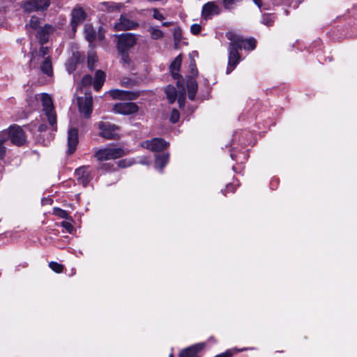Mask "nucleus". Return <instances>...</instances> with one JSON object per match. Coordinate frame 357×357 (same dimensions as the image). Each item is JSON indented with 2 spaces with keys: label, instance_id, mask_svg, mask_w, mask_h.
<instances>
[{
  "label": "nucleus",
  "instance_id": "obj_5",
  "mask_svg": "<svg viewBox=\"0 0 357 357\" xmlns=\"http://www.w3.org/2000/svg\"><path fill=\"white\" fill-rule=\"evenodd\" d=\"M227 37L231 40V45H236L237 50H253L256 47V40L254 38L244 39L240 36H235L232 33H228Z\"/></svg>",
  "mask_w": 357,
  "mask_h": 357
},
{
  "label": "nucleus",
  "instance_id": "obj_23",
  "mask_svg": "<svg viewBox=\"0 0 357 357\" xmlns=\"http://www.w3.org/2000/svg\"><path fill=\"white\" fill-rule=\"evenodd\" d=\"M9 139V135L6 132L0 131V161L4 160L7 154L6 143Z\"/></svg>",
  "mask_w": 357,
  "mask_h": 357
},
{
  "label": "nucleus",
  "instance_id": "obj_18",
  "mask_svg": "<svg viewBox=\"0 0 357 357\" xmlns=\"http://www.w3.org/2000/svg\"><path fill=\"white\" fill-rule=\"evenodd\" d=\"M205 347V342L195 344L183 350L179 357H199L198 352L202 351Z\"/></svg>",
  "mask_w": 357,
  "mask_h": 357
},
{
  "label": "nucleus",
  "instance_id": "obj_14",
  "mask_svg": "<svg viewBox=\"0 0 357 357\" xmlns=\"http://www.w3.org/2000/svg\"><path fill=\"white\" fill-rule=\"evenodd\" d=\"M238 52L236 45L229 44L228 65L226 70L227 74L231 73L239 63L240 55Z\"/></svg>",
  "mask_w": 357,
  "mask_h": 357
},
{
  "label": "nucleus",
  "instance_id": "obj_40",
  "mask_svg": "<svg viewBox=\"0 0 357 357\" xmlns=\"http://www.w3.org/2000/svg\"><path fill=\"white\" fill-rule=\"evenodd\" d=\"M132 164V162L130 160H121L118 161L117 165L118 167L121 168H125L130 166Z\"/></svg>",
  "mask_w": 357,
  "mask_h": 357
},
{
  "label": "nucleus",
  "instance_id": "obj_37",
  "mask_svg": "<svg viewBox=\"0 0 357 357\" xmlns=\"http://www.w3.org/2000/svg\"><path fill=\"white\" fill-rule=\"evenodd\" d=\"M179 120V112L177 109H174L172 110L171 116H170V121L172 123H175L178 122Z\"/></svg>",
  "mask_w": 357,
  "mask_h": 357
},
{
  "label": "nucleus",
  "instance_id": "obj_7",
  "mask_svg": "<svg viewBox=\"0 0 357 357\" xmlns=\"http://www.w3.org/2000/svg\"><path fill=\"white\" fill-rule=\"evenodd\" d=\"M1 132H6L9 135V139L17 146H21L26 142L25 134L19 126L13 125L8 129L1 130Z\"/></svg>",
  "mask_w": 357,
  "mask_h": 357
},
{
  "label": "nucleus",
  "instance_id": "obj_30",
  "mask_svg": "<svg viewBox=\"0 0 357 357\" xmlns=\"http://www.w3.org/2000/svg\"><path fill=\"white\" fill-rule=\"evenodd\" d=\"M84 34L86 39L89 42L92 43L96 38V31L93 27L90 24H86L84 27Z\"/></svg>",
  "mask_w": 357,
  "mask_h": 357
},
{
  "label": "nucleus",
  "instance_id": "obj_17",
  "mask_svg": "<svg viewBox=\"0 0 357 357\" xmlns=\"http://www.w3.org/2000/svg\"><path fill=\"white\" fill-rule=\"evenodd\" d=\"M78 131L75 128H70L68 132V154L73 153L78 144Z\"/></svg>",
  "mask_w": 357,
  "mask_h": 357
},
{
  "label": "nucleus",
  "instance_id": "obj_43",
  "mask_svg": "<svg viewBox=\"0 0 357 357\" xmlns=\"http://www.w3.org/2000/svg\"><path fill=\"white\" fill-rule=\"evenodd\" d=\"M236 2V0H224L223 4L227 9H230L232 8L233 5L235 4Z\"/></svg>",
  "mask_w": 357,
  "mask_h": 357
},
{
  "label": "nucleus",
  "instance_id": "obj_24",
  "mask_svg": "<svg viewBox=\"0 0 357 357\" xmlns=\"http://www.w3.org/2000/svg\"><path fill=\"white\" fill-rule=\"evenodd\" d=\"M108 93L114 99H120V100L128 99V100H132V99L134 98L132 95L131 93H128V91H121V90H119V89L110 90L108 92Z\"/></svg>",
  "mask_w": 357,
  "mask_h": 357
},
{
  "label": "nucleus",
  "instance_id": "obj_32",
  "mask_svg": "<svg viewBox=\"0 0 357 357\" xmlns=\"http://www.w3.org/2000/svg\"><path fill=\"white\" fill-rule=\"evenodd\" d=\"M40 24L39 17L36 16H32L29 20V22L26 24V27L31 28L33 29H37Z\"/></svg>",
  "mask_w": 357,
  "mask_h": 357
},
{
  "label": "nucleus",
  "instance_id": "obj_1",
  "mask_svg": "<svg viewBox=\"0 0 357 357\" xmlns=\"http://www.w3.org/2000/svg\"><path fill=\"white\" fill-rule=\"evenodd\" d=\"M30 62L33 68L39 67L43 73L52 76V63L47 47L41 46L38 52H32Z\"/></svg>",
  "mask_w": 357,
  "mask_h": 357
},
{
  "label": "nucleus",
  "instance_id": "obj_15",
  "mask_svg": "<svg viewBox=\"0 0 357 357\" xmlns=\"http://www.w3.org/2000/svg\"><path fill=\"white\" fill-rule=\"evenodd\" d=\"M142 146L152 151L158 152L169 146V143L161 138H154L142 142Z\"/></svg>",
  "mask_w": 357,
  "mask_h": 357
},
{
  "label": "nucleus",
  "instance_id": "obj_50",
  "mask_svg": "<svg viewBox=\"0 0 357 357\" xmlns=\"http://www.w3.org/2000/svg\"><path fill=\"white\" fill-rule=\"evenodd\" d=\"M173 24L172 22H165L162 23L163 26H169Z\"/></svg>",
  "mask_w": 357,
  "mask_h": 357
},
{
  "label": "nucleus",
  "instance_id": "obj_31",
  "mask_svg": "<svg viewBox=\"0 0 357 357\" xmlns=\"http://www.w3.org/2000/svg\"><path fill=\"white\" fill-rule=\"evenodd\" d=\"M173 37L175 48H179L181 45L182 31L180 27H176L173 31Z\"/></svg>",
  "mask_w": 357,
  "mask_h": 357
},
{
  "label": "nucleus",
  "instance_id": "obj_49",
  "mask_svg": "<svg viewBox=\"0 0 357 357\" xmlns=\"http://www.w3.org/2000/svg\"><path fill=\"white\" fill-rule=\"evenodd\" d=\"M227 190L231 191V192H234L235 191V188L234 187V185L233 184L227 185Z\"/></svg>",
  "mask_w": 357,
  "mask_h": 357
},
{
  "label": "nucleus",
  "instance_id": "obj_51",
  "mask_svg": "<svg viewBox=\"0 0 357 357\" xmlns=\"http://www.w3.org/2000/svg\"><path fill=\"white\" fill-rule=\"evenodd\" d=\"M98 39L100 40H102L104 38V35L101 32H99L98 34Z\"/></svg>",
  "mask_w": 357,
  "mask_h": 357
},
{
  "label": "nucleus",
  "instance_id": "obj_22",
  "mask_svg": "<svg viewBox=\"0 0 357 357\" xmlns=\"http://www.w3.org/2000/svg\"><path fill=\"white\" fill-rule=\"evenodd\" d=\"M26 128L36 138L47 130V126L45 123H40L38 121L31 123Z\"/></svg>",
  "mask_w": 357,
  "mask_h": 357
},
{
  "label": "nucleus",
  "instance_id": "obj_35",
  "mask_svg": "<svg viewBox=\"0 0 357 357\" xmlns=\"http://www.w3.org/2000/svg\"><path fill=\"white\" fill-rule=\"evenodd\" d=\"M49 266L50 267V268L52 271H54V272H56L57 273H61L63 269V266L61 264H60L57 262H55V261L50 262Z\"/></svg>",
  "mask_w": 357,
  "mask_h": 357
},
{
  "label": "nucleus",
  "instance_id": "obj_54",
  "mask_svg": "<svg viewBox=\"0 0 357 357\" xmlns=\"http://www.w3.org/2000/svg\"><path fill=\"white\" fill-rule=\"evenodd\" d=\"M140 162L142 163V164H146V165H149L150 164V162H143V161H141Z\"/></svg>",
  "mask_w": 357,
  "mask_h": 357
},
{
  "label": "nucleus",
  "instance_id": "obj_25",
  "mask_svg": "<svg viewBox=\"0 0 357 357\" xmlns=\"http://www.w3.org/2000/svg\"><path fill=\"white\" fill-rule=\"evenodd\" d=\"M147 31L150 35V38L154 40H161L165 36L164 32L158 26H149Z\"/></svg>",
  "mask_w": 357,
  "mask_h": 357
},
{
  "label": "nucleus",
  "instance_id": "obj_44",
  "mask_svg": "<svg viewBox=\"0 0 357 357\" xmlns=\"http://www.w3.org/2000/svg\"><path fill=\"white\" fill-rule=\"evenodd\" d=\"M66 69L69 73H72L75 69V66L73 60H69L66 63Z\"/></svg>",
  "mask_w": 357,
  "mask_h": 357
},
{
  "label": "nucleus",
  "instance_id": "obj_16",
  "mask_svg": "<svg viewBox=\"0 0 357 357\" xmlns=\"http://www.w3.org/2000/svg\"><path fill=\"white\" fill-rule=\"evenodd\" d=\"M75 176L79 183L86 186L92 176L90 174L89 166H82L75 170Z\"/></svg>",
  "mask_w": 357,
  "mask_h": 357
},
{
  "label": "nucleus",
  "instance_id": "obj_8",
  "mask_svg": "<svg viewBox=\"0 0 357 357\" xmlns=\"http://www.w3.org/2000/svg\"><path fill=\"white\" fill-rule=\"evenodd\" d=\"M100 135L106 139H115L119 137V127L109 122L100 121L98 123Z\"/></svg>",
  "mask_w": 357,
  "mask_h": 357
},
{
  "label": "nucleus",
  "instance_id": "obj_3",
  "mask_svg": "<svg viewBox=\"0 0 357 357\" xmlns=\"http://www.w3.org/2000/svg\"><path fill=\"white\" fill-rule=\"evenodd\" d=\"M125 155V151L121 148L108 147L97 151L95 156L99 161L115 160Z\"/></svg>",
  "mask_w": 357,
  "mask_h": 357
},
{
  "label": "nucleus",
  "instance_id": "obj_10",
  "mask_svg": "<svg viewBox=\"0 0 357 357\" xmlns=\"http://www.w3.org/2000/svg\"><path fill=\"white\" fill-rule=\"evenodd\" d=\"M139 26V24L137 22L128 18L124 15H121L118 21L114 24V29L117 31L135 30Z\"/></svg>",
  "mask_w": 357,
  "mask_h": 357
},
{
  "label": "nucleus",
  "instance_id": "obj_20",
  "mask_svg": "<svg viewBox=\"0 0 357 357\" xmlns=\"http://www.w3.org/2000/svg\"><path fill=\"white\" fill-rule=\"evenodd\" d=\"M219 13V7L214 2H208L203 6L202 14L205 20H208L211 18L213 15H218Z\"/></svg>",
  "mask_w": 357,
  "mask_h": 357
},
{
  "label": "nucleus",
  "instance_id": "obj_47",
  "mask_svg": "<svg viewBox=\"0 0 357 357\" xmlns=\"http://www.w3.org/2000/svg\"><path fill=\"white\" fill-rule=\"evenodd\" d=\"M190 66L192 74H194V75L197 74V70H196L195 63L194 61H191Z\"/></svg>",
  "mask_w": 357,
  "mask_h": 357
},
{
  "label": "nucleus",
  "instance_id": "obj_11",
  "mask_svg": "<svg viewBox=\"0 0 357 357\" xmlns=\"http://www.w3.org/2000/svg\"><path fill=\"white\" fill-rule=\"evenodd\" d=\"M113 110L117 114L130 115L137 112L139 107L132 102H119L114 105Z\"/></svg>",
  "mask_w": 357,
  "mask_h": 357
},
{
  "label": "nucleus",
  "instance_id": "obj_33",
  "mask_svg": "<svg viewBox=\"0 0 357 357\" xmlns=\"http://www.w3.org/2000/svg\"><path fill=\"white\" fill-rule=\"evenodd\" d=\"M275 21V17L271 14L264 15L262 16L261 22L266 26L273 25Z\"/></svg>",
  "mask_w": 357,
  "mask_h": 357
},
{
  "label": "nucleus",
  "instance_id": "obj_28",
  "mask_svg": "<svg viewBox=\"0 0 357 357\" xmlns=\"http://www.w3.org/2000/svg\"><path fill=\"white\" fill-rule=\"evenodd\" d=\"M105 79V74L102 70H97L95 75V80L93 82V87L96 91H99L104 84Z\"/></svg>",
  "mask_w": 357,
  "mask_h": 357
},
{
  "label": "nucleus",
  "instance_id": "obj_36",
  "mask_svg": "<svg viewBox=\"0 0 357 357\" xmlns=\"http://www.w3.org/2000/svg\"><path fill=\"white\" fill-rule=\"evenodd\" d=\"M252 1L261 10L268 9L269 4L266 1V0H252Z\"/></svg>",
  "mask_w": 357,
  "mask_h": 357
},
{
  "label": "nucleus",
  "instance_id": "obj_2",
  "mask_svg": "<svg viewBox=\"0 0 357 357\" xmlns=\"http://www.w3.org/2000/svg\"><path fill=\"white\" fill-rule=\"evenodd\" d=\"M36 99H40L43 105V114L41 119L43 121H47L52 127V130H56V114L53 106L52 98L47 93L38 94Z\"/></svg>",
  "mask_w": 357,
  "mask_h": 357
},
{
  "label": "nucleus",
  "instance_id": "obj_19",
  "mask_svg": "<svg viewBox=\"0 0 357 357\" xmlns=\"http://www.w3.org/2000/svg\"><path fill=\"white\" fill-rule=\"evenodd\" d=\"M123 7V5L120 3L103 1L98 4L97 9L102 12L113 13L119 11Z\"/></svg>",
  "mask_w": 357,
  "mask_h": 357
},
{
  "label": "nucleus",
  "instance_id": "obj_21",
  "mask_svg": "<svg viewBox=\"0 0 357 357\" xmlns=\"http://www.w3.org/2000/svg\"><path fill=\"white\" fill-rule=\"evenodd\" d=\"M54 31L55 27L50 24H45L38 31L37 37L40 40V43L43 45L48 41L49 36Z\"/></svg>",
  "mask_w": 357,
  "mask_h": 357
},
{
  "label": "nucleus",
  "instance_id": "obj_52",
  "mask_svg": "<svg viewBox=\"0 0 357 357\" xmlns=\"http://www.w3.org/2000/svg\"><path fill=\"white\" fill-rule=\"evenodd\" d=\"M109 164H103L102 165V166L100 167V169H107V168H109Z\"/></svg>",
  "mask_w": 357,
  "mask_h": 357
},
{
  "label": "nucleus",
  "instance_id": "obj_55",
  "mask_svg": "<svg viewBox=\"0 0 357 357\" xmlns=\"http://www.w3.org/2000/svg\"><path fill=\"white\" fill-rule=\"evenodd\" d=\"M169 357H174L173 354H170Z\"/></svg>",
  "mask_w": 357,
  "mask_h": 357
},
{
  "label": "nucleus",
  "instance_id": "obj_26",
  "mask_svg": "<svg viewBox=\"0 0 357 357\" xmlns=\"http://www.w3.org/2000/svg\"><path fill=\"white\" fill-rule=\"evenodd\" d=\"M197 83L195 79L190 78L187 81V89L188 98L191 100H193L195 98L197 91Z\"/></svg>",
  "mask_w": 357,
  "mask_h": 357
},
{
  "label": "nucleus",
  "instance_id": "obj_29",
  "mask_svg": "<svg viewBox=\"0 0 357 357\" xmlns=\"http://www.w3.org/2000/svg\"><path fill=\"white\" fill-rule=\"evenodd\" d=\"M181 55H178L170 65V71L174 78H176L178 76V72L181 65Z\"/></svg>",
  "mask_w": 357,
  "mask_h": 357
},
{
  "label": "nucleus",
  "instance_id": "obj_46",
  "mask_svg": "<svg viewBox=\"0 0 357 357\" xmlns=\"http://www.w3.org/2000/svg\"><path fill=\"white\" fill-rule=\"evenodd\" d=\"M122 60L124 63L129 64L130 63V58L126 52L121 53Z\"/></svg>",
  "mask_w": 357,
  "mask_h": 357
},
{
  "label": "nucleus",
  "instance_id": "obj_48",
  "mask_svg": "<svg viewBox=\"0 0 357 357\" xmlns=\"http://www.w3.org/2000/svg\"><path fill=\"white\" fill-rule=\"evenodd\" d=\"M232 354L230 351H226L222 354L218 355L215 357H231Z\"/></svg>",
  "mask_w": 357,
  "mask_h": 357
},
{
  "label": "nucleus",
  "instance_id": "obj_9",
  "mask_svg": "<svg viewBox=\"0 0 357 357\" xmlns=\"http://www.w3.org/2000/svg\"><path fill=\"white\" fill-rule=\"evenodd\" d=\"M77 104L80 114L89 118L92 112V96L90 94H85L84 97H78Z\"/></svg>",
  "mask_w": 357,
  "mask_h": 357
},
{
  "label": "nucleus",
  "instance_id": "obj_34",
  "mask_svg": "<svg viewBox=\"0 0 357 357\" xmlns=\"http://www.w3.org/2000/svg\"><path fill=\"white\" fill-rule=\"evenodd\" d=\"M97 61V56L94 53H89L88 55V67L93 70L95 67V63Z\"/></svg>",
  "mask_w": 357,
  "mask_h": 357
},
{
  "label": "nucleus",
  "instance_id": "obj_56",
  "mask_svg": "<svg viewBox=\"0 0 357 357\" xmlns=\"http://www.w3.org/2000/svg\"><path fill=\"white\" fill-rule=\"evenodd\" d=\"M237 1H239L240 0H236Z\"/></svg>",
  "mask_w": 357,
  "mask_h": 357
},
{
  "label": "nucleus",
  "instance_id": "obj_13",
  "mask_svg": "<svg viewBox=\"0 0 357 357\" xmlns=\"http://www.w3.org/2000/svg\"><path fill=\"white\" fill-rule=\"evenodd\" d=\"M165 93L167 95L169 103L174 102L176 99V97L178 96V102L179 104V107H182L183 106L185 98V91L184 88H182L178 94L176 89L174 86L168 85L165 89Z\"/></svg>",
  "mask_w": 357,
  "mask_h": 357
},
{
  "label": "nucleus",
  "instance_id": "obj_27",
  "mask_svg": "<svg viewBox=\"0 0 357 357\" xmlns=\"http://www.w3.org/2000/svg\"><path fill=\"white\" fill-rule=\"evenodd\" d=\"M169 153L157 155L155 156V167L158 170L162 171L164 167L167 164L169 161Z\"/></svg>",
  "mask_w": 357,
  "mask_h": 357
},
{
  "label": "nucleus",
  "instance_id": "obj_53",
  "mask_svg": "<svg viewBox=\"0 0 357 357\" xmlns=\"http://www.w3.org/2000/svg\"><path fill=\"white\" fill-rule=\"evenodd\" d=\"M231 158H232V160H237V159L236 158V156H235V155H234V154H233V153H231Z\"/></svg>",
  "mask_w": 357,
  "mask_h": 357
},
{
  "label": "nucleus",
  "instance_id": "obj_41",
  "mask_svg": "<svg viewBox=\"0 0 357 357\" xmlns=\"http://www.w3.org/2000/svg\"><path fill=\"white\" fill-rule=\"evenodd\" d=\"M92 80H93V78L91 75H86L82 78V84L84 86L91 85L92 84Z\"/></svg>",
  "mask_w": 357,
  "mask_h": 357
},
{
  "label": "nucleus",
  "instance_id": "obj_6",
  "mask_svg": "<svg viewBox=\"0 0 357 357\" xmlns=\"http://www.w3.org/2000/svg\"><path fill=\"white\" fill-rule=\"evenodd\" d=\"M50 5V0H26L22 3L24 12L32 13L46 10Z\"/></svg>",
  "mask_w": 357,
  "mask_h": 357
},
{
  "label": "nucleus",
  "instance_id": "obj_12",
  "mask_svg": "<svg viewBox=\"0 0 357 357\" xmlns=\"http://www.w3.org/2000/svg\"><path fill=\"white\" fill-rule=\"evenodd\" d=\"M86 13L80 6H75L71 12L70 25L73 31H76L77 27L80 25L86 19Z\"/></svg>",
  "mask_w": 357,
  "mask_h": 357
},
{
  "label": "nucleus",
  "instance_id": "obj_42",
  "mask_svg": "<svg viewBox=\"0 0 357 357\" xmlns=\"http://www.w3.org/2000/svg\"><path fill=\"white\" fill-rule=\"evenodd\" d=\"M54 214L62 218H68V213L66 211L61 208H55Z\"/></svg>",
  "mask_w": 357,
  "mask_h": 357
},
{
  "label": "nucleus",
  "instance_id": "obj_45",
  "mask_svg": "<svg viewBox=\"0 0 357 357\" xmlns=\"http://www.w3.org/2000/svg\"><path fill=\"white\" fill-rule=\"evenodd\" d=\"M61 225L63 228H65L68 232L71 233L73 229V225L68 222H62Z\"/></svg>",
  "mask_w": 357,
  "mask_h": 357
},
{
  "label": "nucleus",
  "instance_id": "obj_39",
  "mask_svg": "<svg viewBox=\"0 0 357 357\" xmlns=\"http://www.w3.org/2000/svg\"><path fill=\"white\" fill-rule=\"evenodd\" d=\"M153 17L154 19L159 21H162L165 19L164 15L157 8L153 9Z\"/></svg>",
  "mask_w": 357,
  "mask_h": 357
},
{
  "label": "nucleus",
  "instance_id": "obj_4",
  "mask_svg": "<svg viewBox=\"0 0 357 357\" xmlns=\"http://www.w3.org/2000/svg\"><path fill=\"white\" fill-rule=\"evenodd\" d=\"M139 35L132 33H122L118 36L117 48L121 53L127 52L129 49L133 47L136 43Z\"/></svg>",
  "mask_w": 357,
  "mask_h": 357
},
{
  "label": "nucleus",
  "instance_id": "obj_38",
  "mask_svg": "<svg viewBox=\"0 0 357 357\" xmlns=\"http://www.w3.org/2000/svg\"><path fill=\"white\" fill-rule=\"evenodd\" d=\"M202 26L199 24H193L190 26V31L194 35H197L200 33Z\"/></svg>",
  "mask_w": 357,
  "mask_h": 357
}]
</instances>
